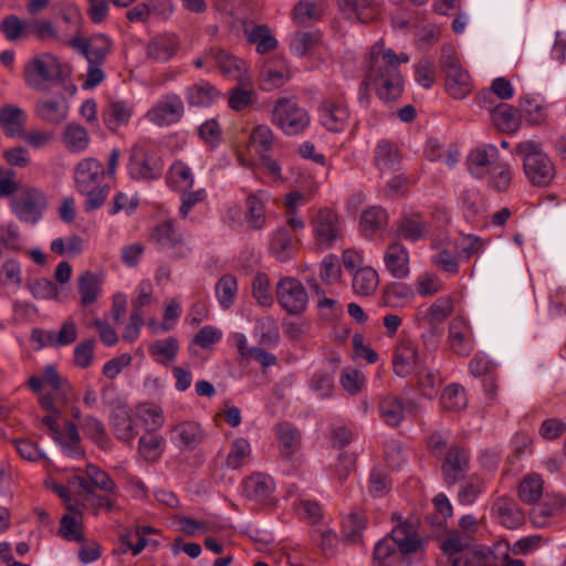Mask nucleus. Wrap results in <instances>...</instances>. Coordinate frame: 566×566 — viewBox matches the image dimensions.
I'll list each match as a JSON object with an SVG mask.
<instances>
[{
  "mask_svg": "<svg viewBox=\"0 0 566 566\" xmlns=\"http://www.w3.org/2000/svg\"><path fill=\"white\" fill-rule=\"evenodd\" d=\"M276 433L282 455L290 458L301 446L300 430L289 422H282L277 424Z\"/></svg>",
  "mask_w": 566,
  "mask_h": 566,
  "instance_id": "obj_37",
  "label": "nucleus"
},
{
  "mask_svg": "<svg viewBox=\"0 0 566 566\" xmlns=\"http://www.w3.org/2000/svg\"><path fill=\"white\" fill-rule=\"evenodd\" d=\"M87 479L76 475L75 480L78 486L87 494H94L95 489H101L107 492L115 491V483L108 473L101 470L97 465L88 463L85 469Z\"/></svg>",
  "mask_w": 566,
  "mask_h": 566,
  "instance_id": "obj_20",
  "label": "nucleus"
},
{
  "mask_svg": "<svg viewBox=\"0 0 566 566\" xmlns=\"http://www.w3.org/2000/svg\"><path fill=\"white\" fill-rule=\"evenodd\" d=\"M119 157V148H113L106 169L102 161L93 157L85 158L76 165L74 184L76 191L86 197L83 203L85 212L98 210L105 203L111 188L106 184L102 185V181L106 176L115 177Z\"/></svg>",
  "mask_w": 566,
  "mask_h": 566,
  "instance_id": "obj_1",
  "label": "nucleus"
},
{
  "mask_svg": "<svg viewBox=\"0 0 566 566\" xmlns=\"http://www.w3.org/2000/svg\"><path fill=\"white\" fill-rule=\"evenodd\" d=\"M77 283L78 292L81 294V305L90 306L99 296L101 280L95 273L91 271H85L78 276Z\"/></svg>",
  "mask_w": 566,
  "mask_h": 566,
  "instance_id": "obj_39",
  "label": "nucleus"
},
{
  "mask_svg": "<svg viewBox=\"0 0 566 566\" xmlns=\"http://www.w3.org/2000/svg\"><path fill=\"white\" fill-rule=\"evenodd\" d=\"M467 403L463 387L458 384L448 385L441 395V405L446 410H460Z\"/></svg>",
  "mask_w": 566,
  "mask_h": 566,
  "instance_id": "obj_57",
  "label": "nucleus"
},
{
  "mask_svg": "<svg viewBox=\"0 0 566 566\" xmlns=\"http://www.w3.org/2000/svg\"><path fill=\"white\" fill-rule=\"evenodd\" d=\"M63 139L66 147L71 150H84L90 144V137L86 128L76 123L66 125Z\"/></svg>",
  "mask_w": 566,
  "mask_h": 566,
  "instance_id": "obj_48",
  "label": "nucleus"
},
{
  "mask_svg": "<svg viewBox=\"0 0 566 566\" xmlns=\"http://www.w3.org/2000/svg\"><path fill=\"white\" fill-rule=\"evenodd\" d=\"M112 41L103 33L92 36L85 59L88 63H104L111 52Z\"/></svg>",
  "mask_w": 566,
  "mask_h": 566,
  "instance_id": "obj_51",
  "label": "nucleus"
},
{
  "mask_svg": "<svg viewBox=\"0 0 566 566\" xmlns=\"http://www.w3.org/2000/svg\"><path fill=\"white\" fill-rule=\"evenodd\" d=\"M179 43L174 35H160L151 39L146 48L149 59L157 62L169 61L178 51Z\"/></svg>",
  "mask_w": 566,
  "mask_h": 566,
  "instance_id": "obj_29",
  "label": "nucleus"
},
{
  "mask_svg": "<svg viewBox=\"0 0 566 566\" xmlns=\"http://www.w3.org/2000/svg\"><path fill=\"white\" fill-rule=\"evenodd\" d=\"M111 424L118 440L129 441L136 436L133 421L124 409L116 410L111 415Z\"/></svg>",
  "mask_w": 566,
  "mask_h": 566,
  "instance_id": "obj_52",
  "label": "nucleus"
},
{
  "mask_svg": "<svg viewBox=\"0 0 566 566\" xmlns=\"http://www.w3.org/2000/svg\"><path fill=\"white\" fill-rule=\"evenodd\" d=\"M370 84L375 86L377 96L385 102L398 99L403 91L401 74L379 81H373Z\"/></svg>",
  "mask_w": 566,
  "mask_h": 566,
  "instance_id": "obj_44",
  "label": "nucleus"
},
{
  "mask_svg": "<svg viewBox=\"0 0 566 566\" xmlns=\"http://www.w3.org/2000/svg\"><path fill=\"white\" fill-rule=\"evenodd\" d=\"M28 287L34 298L56 300L60 294L59 287L50 279H36L32 282H28Z\"/></svg>",
  "mask_w": 566,
  "mask_h": 566,
  "instance_id": "obj_60",
  "label": "nucleus"
},
{
  "mask_svg": "<svg viewBox=\"0 0 566 566\" xmlns=\"http://www.w3.org/2000/svg\"><path fill=\"white\" fill-rule=\"evenodd\" d=\"M395 233L400 239L417 242L427 238L429 228L428 223L422 220L421 216H405L397 222Z\"/></svg>",
  "mask_w": 566,
  "mask_h": 566,
  "instance_id": "obj_26",
  "label": "nucleus"
},
{
  "mask_svg": "<svg viewBox=\"0 0 566 566\" xmlns=\"http://www.w3.org/2000/svg\"><path fill=\"white\" fill-rule=\"evenodd\" d=\"M48 207V199L43 191L34 187H24L18 196L10 200V208L14 216L25 223L35 224Z\"/></svg>",
  "mask_w": 566,
  "mask_h": 566,
  "instance_id": "obj_6",
  "label": "nucleus"
},
{
  "mask_svg": "<svg viewBox=\"0 0 566 566\" xmlns=\"http://www.w3.org/2000/svg\"><path fill=\"white\" fill-rule=\"evenodd\" d=\"M27 117L22 108L12 104L4 105L0 108V127L8 137H22Z\"/></svg>",
  "mask_w": 566,
  "mask_h": 566,
  "instance_id": "obj_23",
  "label": "nucleus"
},
{
  "mask_svg": "<svg viewBox=\"0 0 566 566\" xmlns=\"http://www.w3.org/2000/svg\"><path fill=\"white\" fill-rule=\"evenodd\" d=\"M314 235L321 244L332 247L339 237L338 216L329 209L319 210L313 220Z\"/></svg>",
  "mask_w": 566,
  "mask_h": 566,
  "instance_id": "obj_15",
  "label": "nucleus"
},
{
  "mask_svg": "<svg viewBox=\"0 0 566 566\" xmlns=\"http://www.w3.org/2000/svg\"><path fill=\"white\" fill-rule=\"evenodd\" d=\"M175 439L182 450H195L205 438L201 426L193 421H186L174 428Z\"/></svg>",
  "mask_w": 566,
  "mask_h": 566,
  "instance_id": "obj_28",
  "label": "nucleus"
},
{
  "mask_svg": "<svg viewBox=\"0 0 566 566\" xmlns=\"http://www.w3.org/2000/svg\"><path fill=\"white\" fill-rule=\"evenodd\" d=\"M384 262L389 273L398 280L405 279L410 273L409 253L400 242H392L384 254Z\"/></svg>",
  "mask_w": 566,
  "mask_h": 566,
  "instance_id": "obj_17",
  "label": "nucleus"
},
{
  "mask_svg": "<svg viewBox=\"0 0 566 566\" xmlns=\"http://www.w3.org/2000/svg\"><path fill=\"white\" fill-rule=\"evenodd\" d=\"M84 430L99 448L106 449L109 438L102 421L95 417L88 416L85 419Z\"/></svg>",
  "mask_w": 566,
  "mask_h": 566,
  "instance_id": "obj_63",
  "label": "nucleus"
},
{
  "mask_svg": "<svg viewBox=\"0 0 566 566\" xmlns=\"http://www.w3.org/2000/svg\"><path fill=\"white\" fill-rule=\"evenodd\" d=\"M276 298L290 315L303 314L308 305V293L303 283L291 276L282 277L276 284Z\"/></svg>",
  "mask_w": 566,
  "mask_h": 566,
  "instance_id": "obj_8",
  "label": "nucleus"
},
{
  "mask_svg": "<svg viewBox=\"0 0 566 566\" xmlns=\"http://www.w3.org/2000/svg\"><path fill=\"white\" fill-rule=\"evenodd\" d=\"M0 31L8 41L14 42L28 35L29 24H24L15 14H9L1 20Z\"/></svg>",
  "mask_w": 566,
  "mask_h": 566,
  "instance_id": "obj_53",
  "label": "nucleus"
},
{
  "mask_svg": "<svg viewBox=\"0 0 566 566\" xmlns=\"http://www.w3.org/2000/svg\"><path fill=\"white\" fill-rule=\"evenodd\" d=\"M515 151L523 158L524 172L532 185L544 187L552 181L555 176L554 165L537 143H518Z\"/></svg>",
  "mask_w": 566,
  "mask_h": 566,
  "instance_id": "obj_3",
  "label": "nucleus"
},
{
  "mask_svg": "<svg viewBox=\"0 0 566 566\" xmlns=\"http://www.w3.org/2000/svg\"><path fill=\"white\" fill-rule=\"evenodd\" d=\"M270 250L280 262H286L292 259L295 245L293 243L290 230L286 227H280L271 239Z\"/></svg>",
  "mask_w": 566,
  "mask_h": 566,
  "instance_id": "obj_34",
  "label": "nucleus"
},
{
  "mask_svg": "<svg viewBox=\"0 0 566 566\" xmlns=\"http://www.w3.org/2000/svg\"><path fill=\"white\" fill-rule=\"evenodd\" d=\"M493 510L496 512L501 524L510 530H515L524 523V514L518 509L517 503L507 497H499L494 504Z\"/></svg>",
  "mask_w": 566,
  "mask_h": 566,
  "instance_id": "obj_27",
  "label": "nucleus"
},
{
  "mask_svg": "<svg viewBox=\"0 0 566 566\" xmlns=\"http://www.w3.org/2000/svg\"><path fill=\"white\" fill-rule=\"evenodd\" d=\"M220 96V92L210 82L202 81L186 90V99L190 106L208 107Z\"/></svg>",
  "mask_w": 566,
  "mask_h": 566,
  "instance_id": "obj_31",
  "label": "nucleus"
},
{
  "mask_svg": "<svg viewBox=\"0 0 566 566\" xmlns=\"http://www.w3.org/2000/svg\"><path fill=\"white\" fill-rule=\"evenodd\" d=\"M205 59L214 61L223 75L231 76L240 83H251L245 62L227 50L212 46L206 52Z\"/></svg>",
  "mask_w": 566,
  "mask_h": 566,
  "instance_id": "obj_12",
  "label": "nucleus"
},
{
  "mask_svg": "<svg viewBox=\"0 0 566 566\" xmlns=\"http://www.w3.org/2000/svg\"><path fill=\"white\" fill-rule=\"evenodd\" d=\"M247 83L238 82L229 91L228 106L232 111L241 112L253 105L258 99V94L252 88H244Z\"/></svg>",
  "mask_w": 566,
  "mask_h": 566,
  "instance_id": "obj_43",
  "label": "nucleus"
},
{
  "mask_svg": "<svg viewBox=\"0 0 566 566\" xmlns=\"http://www.w3.org/2000/svg\"><path fill=\"white\" fill-rule=\"evenodd\" d=\"M339 10L348 20L361 23L373 22L377 18V9L371 0H337Z\"/></svg>",
  "mask_w": 566,
  "mask_h": 566,
  "instance_id": "obj_24",
  "label": "nucleus"
},
{
  "mask_svg": "<svg viewBox=\"0 0 566 566\" xmlns=\"http://www.w3.org/2000/svg\"><path fill=\"white\" fill-rule=\"evenodd\" d=\"M247 40L250 44H256V52L260 54L269 53L277 46V40L266 24L255 25L248 33Z\"/></svg>",
  "mask_w": 566,
  "mask_h": 566,
  "instance_id": "obj_41",
  "label": "nucleus"
},
{
  "mask_svg": "<svg viewBox=\"0 0 566 566\" xmlns=\"http://www.w3.org/2000/svg\"><path fill=\"white\" fill-rule=\"evenodd\" d=\"M415 296L413 290L406 283L391 282L384 287L382 297L388 306H402Z\"/></svg>",
  "mask_w": 566,
  "mask_h": 566,
  "instance_id": "obj_42",
  "label": "nucleus"
},
{
  "mask_svg": "<svg viewBox=\"0 0 566 566\" xmlns=\"http://www.w3.org/2000/svg\"><path fill=\"white\" fill-rule=\"evenodd\" d=\"M163 441L161 436L153 432V430L148 431L139 438L138 450L145 459L158 458L160 457L159 448Z\"/></svg>",
  "mask_w": 566,
  "mask_h": 566,
  "instance_id": "obj_62",
  "label": "nucleus"
},
{
  "mask_svg": "<svg viewBox=\"0 0 566 566\" xmlns=\"http://www.w3.org/2000/svg\"><path fill=\"white\" fill-rule=\"evenodd\" d=\"M381 419L391 427H397L403 420L402 398L387 396L378 405Z\"/></svg>",
  "mask_w": 566,
  "mask_h": 566,
  "instance_id": "obj_40",
  "label": "nucleus"
},
{
  "mask_svg": "<svg viewBox=\"0 0 566 566\" xmlns=\"http://www.w3.org/2000/svg\"><path fill=\"white\" fill-rule=\"evenodd\" d=\"M401 74L398 69V56L392 49H384L381 42L375 43L369 53L364 85Z\"/></svg>",
  "mask_w": 566,
  "mask_h": 566,
  "instance_id": "obj_7",
  "label": "nucleus"
},
{
  "mask_svg": "<svg viewBox=\"0 0 566 566\" xmlns=\"http://www.w3.org/2000/svg\"><path fill=\"white\" fill-rule=\"evenodd\" d=\"M467 324L460 318L455 317L449 325V343L454 354L467 357L473 350V342L467 337Z\"/></svg>",
  "mask_w": 566,
  "mask_h": 566,
  "instance_id": "obj_30",
  "label": "nucleus"
},
{
  "mask_svg": "<svg viewBox=\"0 0 566 566\" xmlns=\"http://www.w3.org/2000/svg\"><path fill=\"white\" fill-rule=\"evenodd\" d=\"M365 528V518L361 514L353 512L343 521L342 532L346 543H356L361 538Z\"/></svg>",
  "mask_w": 566,
  "mask_h": 566,
  "instance_id": "obj_55",
  "label": "nucleus"
},
{
  "mask_svg": "<svg viewBox=\"0 0 566 566\" xmlns=\"http://www.w3.org/2000/svg\"><path fill=\"white\" fill-rule=\"evenodd\" d=\"M417 350L412 347L398 349L394 355V373L399 377H407L412 371V364L416 361Z\"/></svg>",
  "mask_w": 566,
  "mask_h": 566,
  "instance_id": "obj_56",
  "label": "nucleus"
},
{
  "mask_svg": "<svg viewBox=\"0 0 566 566\" xmlns=\"http://www.w3.org/2000/svg\"><path fill=\"white\" fill-rule=\"evenodd\" d=\"M251 453L250 442L245 438H237L230 447L229 454L226 458L224 467L231 470H238L243 467L245 458Z\"/></svg>",
  "mask_w": 566,
  "mask_h": 566,
  "instance_id": "obj_49",
  "label": "nucleus"
},
{
  "mask_svg": "<svg viewBox=\"0 0 566 566\" xmlns=\"http://www.w3.org/2000/svg\"><path fill=\"white\" fill-rule=\"evenodd\" d=\"M543 493V480L539 475H526L518 485V497L522 502L533 504Z\"/></svg>",
  "mask_w": 566,
  "mask_h": 566,
  "instance_id": "obj_47",
  "label": "nucleus"
},
{
  "mask_svg": "<svg viewBox=\"0 0 566 566\" xmlns=\"http://www.w3.org/2000/svg\"><path fill=\"white\" fill-rule=\"evenodd\" d=\"M566 509L565 497H555L552 503L543 502L537 506L533 507L530 512V518L534 526L545 527L548 524V520L552 516L559 514Z\"/></svg>",
  "mask_w": 566,
  "mask_h": 566,
  "instance_id": "obj_35",
  "label": "nucleus"
},
{
  "mask_svg": "<svg viewBox=\"0 0 566 566\" xmlns=\"http://www.w3.org/2000/svg\"><path fill=\"white\" fill-rule=\"evenodd\" d=\"M272 123L285 135L296 136L310 126L311 116L296 101L289 97H280L274 103L272 109Z\"/></svg>",
  "mask_w": 566,
  "mask_h": 566,
  "instance_id": "obj_5",
  "label": "nucleus"
},
{
  "mask_svg": "<svg viewBox=\"0 0 566 566\" xmlns=\"http://www.w3.org/2000/svg\"><path fill=\"white\" fill-rule=\"evenodd\" d=\"M379 284V276L377 271L371 266L358 268L353 273V290L360 296L373 295Z\"/></svg>",
  "mask_w": 566,
  "mask_h": 566,
  "instance_id": "obj_33",
  "label": "nucleus"
},
{
  "mask_svg": "<svg viewBox=\"0 0 566 566\" xmlns=\"http://www.w3.org/2000/svg\"><path fill=\"white\" fill-rule=\"evenodd\" d=\"M287 80L289 73L286 70H273L268 65L261 72L260 87L263 91H271L283 86Z\"/></svg>",
  "mask_w": 566,
  "mask_h": 566,
  "instance_id": "obj_61",
  "label": "nucleus"
},
{
  "mask_svg": "<svg viewBox=\"0 0 566 566\" xmlns=\"http://www.w3.org/2000/svg\"><path fill=\"white\" fill-rule=\"evenodd\" d=\"M126 169L130 179L149 184L163 176L164 163L153 149L136 144L127 150Z\"/></svg>",
  "mask_w": 566,
  "mask_h": 566,
  "instance_id": "obj_4",
  "label": "nucleus"
},
{
  "mask_svg": "<svg viewBox=\"0 0 566 566\" xmlns=\"http://www.w3.org/2000/svg\"><path fill=\"white\" fill-rule=\"evenodd\" d=\"M493 125L502 133L514 134L521 125L518 109L506 103L486 107Z\"/></svg>",
  "mask_w": 566,
  "mask_h": 566,
  "instance_id": "obj_18",
  "label": "nucleus"
},
{
  "mask_svg": "<svg viewBox=\"0 0 566 566\" xmlns=\"http://www.w3.org/2000/svg\"><path fill=\"white\" fill-rule=\"evenodd\" d=\"M148 352L151 357L156 358L157 363L166 366L177 357L179 342L174 336L158 339L149 345Z\"/></svg>",
  "mask_w": 566,
  "mask_h": 566,
  "instance_id": "obj_38",
  "label": "nucleus"
},
{
  "mask_svg": "<svg viewBox=\"0 0 566 566\" xmlns=\"http://www.w3.org/2000/svg\"><path fill=\"white\" fill-rule=\"evenodd\" d=\"M470 467V458L462 447L450 448L441 464L443 481L451 486L463 480Z\"/></svg>",
  "mask_w": 566,
  "mask_h": 566,
  "instance_id": "obj_13",
  "label": "nucleus"
},
{
  "mask_svg": "<svg viewBox=\"0 0 566 566\" xmlns=\"http://www.w3.org/2000/svg\"><path fill=\"white\" fill-rule=\"evenodd\" d=\"M497 155L499 151L496 147L492 145L471 150L467 158V166L470 174L478 179L483 178L490 170V166L494 164Z\"/></svg>",
  "mask_w": 566,
  "mask_h": 566,
  "instance_id": "obj_25",
  "label": "nucleus"
},
{
  "mask_svg": "<svg viewBox=\"0 0 566 566\" xmlns=\"http://www.w3.org/2000/svg\"><path fill=\"white\" fill-rule=\"evenodd\" d=\"M237 292L238 282L234 275L224 274L218 280L216 295L223 310H228L234 304Z\"/></svg>",
  "mask_w": 566,
  "mask_h": 566,
  "instance_id": "obj_45",
  "label": "nucleus"
},
{
  "mask_svg": "<svg viewBox=\"0 0 566 566\" xmlns=\"http://www.w3.org/2000/svg\"><path fill=\"white\" fill-rule=\"evenodd\" d=\"M321 124L333 133L344 130L349 113L348 109L339 104L325 101L318 108Z\"/></svg>",
  "mask_w": 566,
  "mask_h": 566,
  "instance_id": "obj_22",
  "label": "nucleus"
},
{
  "mask_svg": "<svg viewBox=\"0 0 566 566\" xmlns=\"http://www.w3.org/2000/svg\"><path fill=\"white\" fill-rule=\"evenodd\" d=\"M321 42L322 32L319 30L297 31L290 42V50L295 56L303 57Z\"/></svg>",
  "mask_w": 566,
  "mask_h": 566,
  "instance_id": "obj_36",
  "label": "nucleus"
},
{
  "mask_svg": "<svg viewBox=\"0 0 566 566\" xmlns=\"http://www.w3.org/2000/svg\"><path fill=\"white\" fill-rule=\"evenodd\" d=\"M252 295L259 305L271 307L273 305V296L270 291L269 276L264 272H258L252 281Z\"/></svg>",
  "mask_w": 566,
  "mask_h": 566,
  "instance_id": "obj_54",
  "label": "nucleus"
},
{
  "mask_svg": "<svg viewBox=\"0 0 566 566\" xmlns=\"http://www.w3.org/2000/svg\"><path fill=\"white\" fill-rule=\"evenodd\" d=\"M185 113V106L181 97L175 93L165 94L147 112L146 117L149 122L158 126H169L178 123Z\"/></svg>",
  "mask_w": 566,
  "mask_h": 566,
  "instance_id": "obj_11",
  "label": "nucleus"
},
{
  "mask_svg": "<svg viewBox=\"0 0 566 566\" xmlns=\"http://www.w3.org/2000/svg\"><path fill=\"white\" fill-rule=\"evenodd\" d=\"M70 105L67 97L60 94L59 98H39L34 106L35 115L51 125L62 124L69 116Z\"/></svg>",
  "mask_w": 566,
  "mask_h": 566,
  "instance_id": "obj_14",
  "label": "nucleus"
},
{
  "mask_svg": "<svg viewBox=\"0 0 566 566\" xmlns=\"http://www.w3.org/2000/svg\"><path fill=\"white\" fill-rule=\"evenodd\" d=\"M400 161L399 151L390 143L382 140L378 144L375 153V163L380 170L396 168Z\"/></svg>",
  "mask_w": 566,
  "mask_h": 566,
  "instance_id": "obj_50",
  "label": "nucleus"
},
{
  "mask_svg": "<svg viewBox=\"0 0 566 566\" xmlns=\"http://www.w3.org/2000/svg\"><path fill=\"white\" fill-rule=\"evenodd\" d=\"M492 94L500 99H510L514 95V88L509 80L505 77H496L492 81L490 92L481 93L479 97V105L481 107H489L492 105Z\"/></svg>",
  "mask_w": 566,
  "mask_h": 566,
  "instance_id": "obj_46",
  "label": "nucleus"
},
{
  "mask_svg": "<svg viewBox=\"0 0 566 566\" xmlns=\"http://www.w3.org/2000/svg\"><path fill=\"white\" fill-rule=\"evenodd\" d=\"M151 240L163 251H171V256L182 259L190 252V247L185 241L184 233L171 220H165L157 224L153 231Z\"/></svg>",
  "mask_w": 566,
  "mask_h": 566,
  "instance_id": "obj_9",
  "label": "nucleus"
},
{
  "mask_svg": "<svg viewBox=\"0 0 566 566\" xmlns=\"http://www.w3.org/2000/svg\"><path fill=\"white\" fill-rule=\"evenodd\" d=\"M452 310L451 298L442 296L430 305L422 319L428 323L442 322L451 314Z\"/></svg>",
  "mask_w": 566,
  "mask_h": 566,
  "instance_id": "obj_59",
  "label": "nucleus"
},
{
  "mask_svg": "<svg viewBox=\"0 0 566 566\" xmlns=\"http://www.w3.org/2000/svg\"><path fill=\"white\" fill-rule=\"evenodd\" d=\"M387 536L402 555L416 553L422 544L417 537L415 524L410 521L400 522Z\"/></svg>",
  "mask_w": 566,
  "mask_h": 566,
  "instance_id": "obj_16",
  "label": "nucleus"
},
{
  "mask_svg": "<svg viewBox=\"0 0 566 566\" xmlns=\"http://www.w3.org/2000/svg\"><path fill=\"white\" fill-rule=\"evenodd\" d=\"M134 114V107L125 101H113L102 109L101 116L105 126L115 133L126 126Z\"/></svg>",
  "mask_w": 566,
  "mask_h": 566,
  "instance_id": "obj_21",
  "label": "nucleus"
},
{
  "mask_svg": "<svg viewBox=\"0 0 566 566\" xmlns=\"http://www.w3.org/2000/svg\"><path fill=\"white\" fill-rule=\"evenodd\" d=\"M221 338L222 333L220 329L211 325H206L193 336L191 344L199 346L202 349H208L220 342Z\"/></svg>",
  "mask_w": 566,
  "mask_h": 566,
  "instance_id": "obj_64",
  "label": "nucleus"
},
{
  "mask_svg": "<svg viewBox=\"0 0 566 566\" xmlns=\"http://www.w3.org/2000/svg\"><path fill=\"white\" fill-rule=\"evenodd\" d=\"M441 66L446 72V90L453 98H464L471 91L470 76L467 71H463L459 60L453 54H446L441 60Z\"/></svg>",
  "mask_w": 566,
  "mask_h": 566,
  "instance_id": "obj_10",
  "label": "nucleus"
},
{
  "mask_svg": "<svg viewBox=\"0 0 566 566\" xmlns=\"http://www.w3.org/2000/svg\"><path fill=\"white\" fill-rule=\"evenodd\" d=\"M388 223V213L378 206L370 207L363 211L359 221L361 233L366 238H371L376 232L384 229Z\"/></svg>",
  "mask_w": 566,
  "mask_h": 566,
  "instance_id": "obj_32",
  "label": "nucleus"
},
{
  "mask_svg": "<svg viewBox=\"0 0 566 566\" xmlns=\"http://www.w3.org/2000/svg\"><path fill=\"white\" fill-rule=\"evenodd\" d=\"M274 490V480L265 473H253L243 482V493L245 497L260 503L269 500Z\"/></svg>",
  "mask_w": 566,
  "mask_h": 566,
  "instance_id": "obj_19",
  "label": "nucleus"
},
{
  "mask_svg": "<svg viewBox=\"0 0 566 566\" xmlns=\"http://www.w3.org/2000/svg\"><path fill=\"white\" fill-rule=\"evenodd\" d=\"M82 523L73 515L64 514L60 520L59 535L69 542H85L84 534L78 530Z\"/></svg>",
  "mask_w": 566,
  "mask_h": 566,
  "instance_id": "obj_58",
  "label": "nucleus"
},
{
  "mask_svg": "<svg viewBox=\"0 0 566 566\" xmlns=\"http://www.w3.org/2000/svg\"><path fill=\"white\" fill-rule=\"evenodd\" d=\"M71 77V69L63 65L59 57L44 52L31 57L24 65L23 80L33 91H45L55 84L65 85Z\"/></svg>",
  "mask_w": 566,
  "mask_h": 566,
  "instance_id": "obj_2",
  "label": "nucleus"
}]
</instances>
